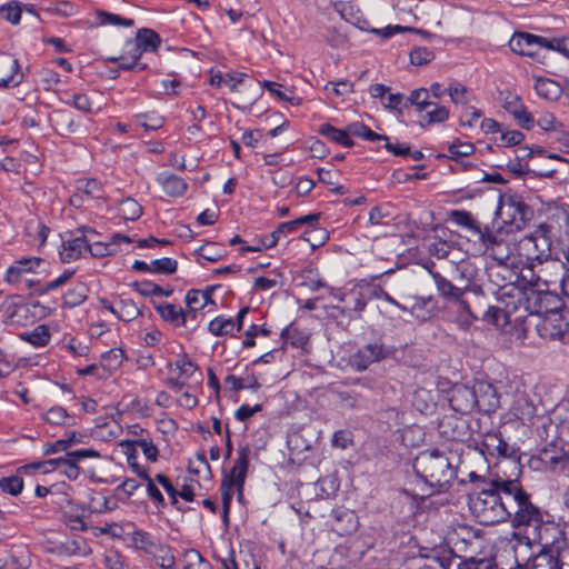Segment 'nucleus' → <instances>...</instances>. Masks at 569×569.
Here are the masks:
<instances>
[{"mask_svg": "<svg viewBox=\"0 0 569 569\" xmlns=\"http://www.w3.org/2000/svg\"><path fill=\"white\" fill-rule=\"evenodd\" d=\"M446 91L453 103L467 104L470 101V94L467 87L460 82L450 83Z\"/></svg>", "mask_w": 569, "mask_h": 569, "instance_id": "nucleus-53", "label": "nucleus"}, {"mask_svg": "<svg viewBox=\"0 0 569 569\" xmlns=\"http://www.w3.org/2000/svg\"><path fill=\"white\" fill-rule=\"evenodd\" d=\"M409 101L419 110H423L433 104L429 101V91L425 88L413 90L409 97Z\"/></svg>", "mask_w": 569, "mask_h": 569, "instance_id": "nucleus-62", "label": "nucleus"}, {"mask_svg": "<svg viewBox=\"0 0 569 569\" xmlns=\"http://www.w3.org/2000/svg\"><path fill=\"white\" fill-rule=\"evenodd\" d=\"M319 132L323 137L337 142L343 147H351L353 144V141L351 140V138L348 137L347 130L338 129L336 127H332L331 124H322L319 129Z\"/></svg>", "mask_w": 569, "mask_h": 569, "instance_id": "nucleus-38", "label": "nucleus"}, {"mask_svg": "<svg viewBox=\"0 0 569 569\" xmlns=\"http://www.w3.org/2000/svg\"><path fill=\"white\" fill-rule=\"evenodd\" d=\"M236 329V322L232 318L218 316L209 322L208 330L216 337L231 335Z\"/></svg>", "mask_w": 569, "mask_h": 569, "instance_id": "nucleus-36", "label": "nucleus"}, {"mask_svg": "<svg viewBox=\"0 0 569 569\" xmlns=\"http://www.w3.org/2000/svg\"><path fill=\"white\" fill-rule=\"evenodd\" d=\"M520 473L521 467L519 461L515 458H510L508 455L506 458H500V460L495 463V473L488 483L500 489L503 496L519 493L522 488L519 482Z\"/></svg>", "mask_w": 569, "mask_h": 569, "instance_id": "nucleus-7", "label": "nucleus"}, {"mask_svg": "<svg viewBox=\"0 0 569 569\" xmlns=\"http://www.w3.org/2000/svg\"><path fill=\"white\" fill-rule=\"evenodd\" d=\"M132 547L152 558L154 563L161 569H173L176 567V556L172 548L143 530H134L131 533Z\"/></svg>", "mask_w": 569, "mask_h": 569, "instance_id": "nucleus-5", "label": "nucleus"}, {"mask_svg": "<svg viewBox=\"0 0 569 569\" xmlns=\"http://www.w3.org/2000/svg\"><path fill=\"white\" fill-rule=\"evenodd\" d=\"M481 118V111L473 107H467L460 116V124L462 127H475Z\"/></svg>", "mask_w": 569, "mask_h": 569, "instance_id": "nucleus-63", "label": "nucleus"}, {"mask_svg": "<svg viewBox=\"0 0 569 569\" xmlns=\"http://www.w3.org/2000/svg\"><path fill=\"white\" fill-rule=\"evenodd\" d=\"M202 375L198 367L186 356L178 358L169 368L167 385L174 391L190 388L191 382L200 383Z\"/></svg>", "mask_w": 569, "mask_h": 569, "instance_id": "nucleus-9", "label": "nucleus"}, {"mask_svg": "<svg viewBox=\"0 0 569 569\" xmlns=\"http://www.w3.org/2000/svg\"><path fill=\"white\" fill-rule=\"evenodd\" d=\"M476 408L489 412L499 407V396L495 386L488 381L479 380L472 385Z\"/></svg>", "mask_w": 569, "mask_h": 569, "instance_id": "nucleus-17", "label": "nucleus"}, {"mask_svg": "<svg viewBox=\"0 0 569 569\" xmlns=\"http://www.w3.org/2000/svg\"><path fill=\"white\" fill-rule=\"evenodd\" d=\"M523 208L525 204L512 197L501 198L500 204L498 207V214L503 216V213L507 211L512 217V220H515L516 213L521 216L523 214Z\"/></svg>", "mask_w": 569, "mask_h": 569, "instance_id": "nucleus-56", "label": "nucleus"}, {"mask_svg": "<svg viewBox=\"0 0 569 569\" xmlns=\"http://www.w3.org/2000/svg\"><path fill=\"white\" fill-rule=\"evenodd\" d=\"M151 273L171 274L177 270V261L171 258L156 259L150 262Z\"/></svg>", "mask_w": 569, "mask_h": 569, "instance_id": "nucleus-57", "label": "nucleus"}, {"mask_svg": "<svg viewBox=\"0 0 569 569\" xmlns=\"http://www.w3.org/2000/svg\"><path fill=\"white\" fill-rule=\"evenodd\" d=\"M161 43V39L151 29H141L137 32L136 41H130L126 44L127 48L139 49L140 56L146 51H156Z\"/></svg>", "mask_w": 569, "mask_h": 569, "instance_id": "nucleus-25", "label": "nucleus"}, {"mask_svg": "<svg viewBox=\"0 0 569 569\" xmlns=\"http://www.w3.org/2000/svg\"><path fill=\"white\" fill-rule=\"evenodd\" d=\"M505 307L511 310H523L529 315H540L547 311L546 302L551 298L547 280L537 277L535 282L527 286H506L500 296Z\"/></svg>", "mask_w": 569, "mask_h": 569, "instance_id": "nucleus-2", "label": "nucleus"}, {"mask_svg": "<svg viewBox=\"0 0 569 569\" xmlns=\"http://www.w3.org/2000/svg\"><path fill=\"white\" fill-rule=\"evenodd\" d=\"M186 303L188 307V316L192 315V317H194L197 311L206 307L202 291L196 289L189 290L186 296Z\"/></svg>", "mask_w": 569, "mask_h": 569, "instance_id": "nucleus-55", "label": "nucleus"}, {"mask_svg": "<svg viewBox=\"0 0 569 569\" xmlns=\"http://www.w3.org/2000/svg\"><path fill=\"white\" fill-rule=\"evenodd\" d=\"M139 59V49H134L133 51L131 48H127V56L113 57L109 58L108 60L112 62H118L119 68L122 70H133L134 68H138V70L146 69V64L138 63Z\"/></svg>", "mask_w": 569, "mask_h": 569, "instance_id": "nucleus-37", "label": "nucleus"}, {"mask_svg": "<svg viewBox=\"0 0 569 569\" xmlns=\"http://www.w3.org/2000/svg\"><path fill=\"white\" fill-rule=\"evenodd\" d=\"M453 308L456 312L459 313L457 321L463 329L469 328L477 319V317L470 310L468 303L462 298L453 303Z\"/></svg>", "mask_w": 569, "mask_h": 569, "instance_id": "nucleus-46", "label": "nucleus"}, {"mask_svg": "<svg viewBox=\"0 0 569 569\" xmlns=\"http://www.w3.org/2000/svg\"><path fill=\"white\" fill-rule=\"evenodd\" d=\"M519 254L525 257L526 261L533 267L535 262L542 263L550 256V243L541 233L525 236L518 242Z\"/></svg>", "mask_w": 569, "mask_h": 569, "instance_id": "nucleus-11", "label": "nucleus"}, {"mask_svg": "<svg viewBox=\"0 0 569 569\" xmlns=\"http://www.w3.org/2000/svg\"><path fill=\"white\" fill-rule=\"evenodd\" d=\"M77 190L91 199H101L104 193L102 184L96 179L78 180Z\"/></svg>", "mask_w": 569, "mask_h": 569, "instance_id": "nucleus-42", "label": "nucleus"}, {"mask_svg": "<svg viewBox=\"0 0 569 569\" xmlns=\"http://www.w3.org/2000/svg\"><path fill=\"white\" fill-rule=\"evenodd\" d=\"M507 497L511 503L513 527H539V540L541 546L543 548L549 546V541L545 535L550 530L558 533L560 531L552 525H542L541 511L531 502L530 496L521 488L519 493H509Z\"/></svg>", "mask_w": 569, "mask_h": 569, "instance_id": "nucleus-4", "label": "nucleus"}, {"mask_svg": "<svg viewBox=\"0 0 569 569\" xmlns=\"http://www.w3.org/2000/svg\"><path fill=\"white\" fill-rule=\"evenodd\" d=\"M136 290L144 297L163 296L169 297L172 293V289H163L158 284L150 281H141L134 283Z\"/></svg>", "mask_w": 569, "mask_h": 569, "instance_id": "nucleus-49", "label": "nucleus"}, {"mask_svg": "<svg viewBox=\"0 0 569 569\" xmlns=\"http://www.w3.org/2000/svg\"><path fill=\"white\" fill-rule=\"evenodd\" d=\"M511 312H516V310H511L506 307V309L491 306L483 315V320L490 325H493L497 328H503L509 323V317Z\"/></svg>", "mask_w": 569, "mask_h": 569, "instance_id": "nucleus-35", "label": "nucleus"}, {"mask_svg": "<svg viewBox=\"0 0 569 569\" xmlns=\"http://www.w3.org/2000/svg\"><path fill=\"white\" fill-rule=\"evenodd\" d=\"M393 349L382 342L368 343L351 356L350 363L359 372L365 371L371 363L390 357Z\"/></svg>", "mask_w": 569, "mask_h": 569, "instance_id": "nucleus-12", "label": "nucleus"}, {"mask_svg": "<svg viewBox=\"0 0 569 569\" xmlns=\"http://www.w3.org/2000/svg\"><path fill=\"white\" fill-rule=\"evenodd\" d=\"M20 338L34 347H44L50 340V333L44 325H39L31 332L21 333Z\"/></svg>", "mask_w": 569, "mask_h": 569, "instance_id": "nucleus-40", "label": "nucleus"}, {"mask_svg": "<svg viewBox=\"0 0 569 569\" xmlns=\"http://www.w3.org/2000/svg\"><path fill=\"white\" fill-rule=\"evenodd\" d=\"M431 277L442 297L449 299L452 303L462 298L463 289L452 284L451 281L438 272H431Z\"/></svg>", "mask_w": 569, "mask_h": 569, "instance_id": "nucleus-32", "label": "nucleus"}, {"mask_svg": "<svg viewBox=\"0 0 569 569\" xmlns=\"http://www.w3.org/2000/svg\"><path fill=\"white\" fill-rule=\"evenodd\" d=\"M23 480L19 476H10L0 479V489L3 492L17 496L22 491Z\"/></svg>", "mask_w": 569, "mask_h": 569, "instance_id": "nucleus-59", "label": "nucleus"}, {"mask_svg": "<svg viewBox=\"0 0 569 569\" xmlns=\"http://www.w3.org/2000/svg\"><path fill=\"white\" fill-rule=\"evenodd\" d=\"M250 448L241 446L237 450V458L229 473L224 475L221 482V496L224 512H228L233 492L237 491L239 496L242 495L243 486L249 468Z\"/></svg>", "mask_w": 569, "mask_h": 569, "instance_id": "nucleus-6", "label": "nucleus"}, {"mask_svg": "<svg viewBox=\"0 0 569 569\" xmlns=\"http://www.w3.org/2000/svg\"><path fill=\"white\" fill-rule=\"evenodd\" d=\"M123 359V353L120 349H111L101 355L100 368L108 371L109 373L117 370Z\"/></svg>", "mask_w": 569, "mask_h": 569, "instance_id": "nucleus-44", "label": "nucleus"}, {"mask_svg": "<svg viewBox=\"0 0 569 569\" xmlns=\"http://www.w3.org/2000/svg\"><path fill=\"white\" fill-rule=\"evenodd\" d=\"M0 14L12 24H18L21 19V9L18 4H3L0 7Z\"/></svg>", "mask_w": 569, "mask_h": 569, "instance_id": "nucleus-64", "label": "nucleus"}, {"mask_svg": "<svg viewBox=\"0 0 569 569\" xmlns=\"http://www.w3.org/2000/svg\"><path fill=\"white\" fill-rule=\"evenodd\" d=\"M413 469L430 487L443 488L456 477L448 457L438 450L421 452L413 462Z\"/></svg>", "mask_w": 569, "mask_h": 569, "instance_id": "nucleus-3", "label": "nucleus"}, {"mask_svg": "<svg viewBox=\"0 0 569 569\" xmlns=\"http://www.w3.org/2000/svg\"><path fill=\"white\" fill-rule=\"evenodd\" d=\"M339 301L342 302L343 306L341 308L336 307V309H338L341 315L349 319H359L367 307L368 297L362 287L353 286L350 290L343 292V295L339 297Z\"/></svg>", "mask_w": 569, "mask_h": 569, "instance_id": "nucleus-15", "label": "nucleus"}, {"mask_svg": "<svg viewBox=\"0 0 569 569\" xmlns=\"http://www.w3.org/2000/svg\"><path fill=\"white\" fill-rule=\"evenodd\" d=\"M458 569H492V561L487 558L465 557L458 563Z\"/></svg>", "mask_w": 569, "mask_h": 569, "instance_id": "nucleus-61", "label": "nucleus"}, {"mask_svg": "<svg viewBox=\"0 0 569 569\" xmlns=\"http://www.w3.org/2000/svg\"><path fill=\"white\" fill-rule=\"evenodd\" d=\"M448 158L457 160L460 157H468L475 151V147L469 142L455 141L447 143Z\"/></svg>", "mask_w": 569, "mask_h": 569, "instance_id": "nucleus-54", "label": "nucleus"}, {"mask_svg": "<svg viewBox=\"0 0 569 569\" xmlns=\"http://www.w3.org/2000/svg\"><path fill=\"white\" fill-rule=\"evenodd\" d=\"M132 443H136L138 448H140L146 456V458L152 462L157 461L159 450L151 440L150 437L148 438H132V439H126V446H131Z\"/></svg>", "mask_w": 569, "mask_h": 569, "instance_id": "nucleus-43", "label": "nucleus"}, {"mask_svg": "<svg viewBox=\"0 0 569 569\" xmlns=\"http://www.w3.org/2000/svg\"><path fill=\"white\" fill-rule=\"evenodd\" d=\"M94 236L96 231L92 229H80L71 234L69 239L62 242L59 251L62 262L70 263L84 257Z\"/></svg>", "mask_w": 569, "mask_h": 569, "instance_id": "nucleus-10", "label": "nucleus"}, {"mask_svg": "<svg viewBox=\"0 0 569 569\" xmlns=\"http://www.w3.org/2000/svg\"><path fill=\"white\" fill-rule=\"evenodd\" d=\"M156 181L161 186L163 192L170 197H182L188 190V183L170 172L159 173Z\"/></svg>", "mask_w": 569, "mask_h": 569, "instance_id": "nucleus-24", "label": "nucleus"}, {"mask_svg": "<svg viewBox=\"0 0 569 569\" xmlns=\"http://www.w3.org/2000/svg\"><path fill=\"white\" fill-rule=\"evenodd\" d=\"M548 39L528 32H516L509 40L515 53L530 58H538L542 49H548Z\"/></svg>", "mask_w": 569, "mask_h": 569, "instance_id": "nucleus-14", "label": "nucleus"}, {"mask_svg": "<svg viewBox=\"0 0 569 569\" xmlns=\"http://www.w3.org/2000/svg\"><path fill=\"white\" fill-rule=\"evenodd\" d=\"M156 309L163 320L177 327L183 326L186 323L187 317H189L188 313L182 310V308L172 303H160L156 306Z\"/></svg>", "mask_w": 569, "mask_h": 569, "instance_id": "nucleus-33", "label": "nucleus"}, {"mask_svg": "<svg viewBox=\"0 0 569 569\" xmlns=\"http://www.w3.org/2000/svg\"><path fill=\"white\" fill-rule=\"evenodd\" d=\"M62 516L67 526L72 530L82 531L87 529V525L84 522L87 510L80 505L68 501L67 505L62 508Z\"/></svg>", "mask_w": 569, "mask_h": 569, "instance_id": "nucleus-26", "label": "nucleus"}, {"mask_svg": "<svg viewBox=\"0 0 569 569\" xmlns=\"http://www.w3.org/2000/svg\"><path fill=\"white\" fill-rule=\"evenodd\" d=\"M505 109L513 116L522 128L530 129L533 126L531 113L527 111L517 96H510L506 99Z\"/></svg>", "mask_w": 569, "mask_h": 569, "instance_id": "nucleus-27", "label": "nucleus"}, {"mask_svg": "<svg viewBox=\"0 0 569 569\" xmlns=\"http://www.w3.org/2000/svg\"><path fill=\"white\" fill-rule=\"evenodd\" d=\"M537 329L542 338L556 340L562 338L568 323L563 321L560 313L551 312L537 325Z\"/></svg>", "mask_w": 569, "mask_h": 569, "instance_id": "nucleus-20", "label": "nucleus"}, {"mask_svg": "<svg viewBox=\"0 0 569 569\" xmlns=\"http://www.w3.org/2000/svg\"><path fill=\"white\" fill-rule=\"evenodd\" d=\"M118 212L124 220H137L142 213V208L134 199L127 198L119 202Z\"/></svg>", "mask_w": 569, "mask_h": 569, "instance_id": "nucleus-41", "label": "nucleus"}, {"mask_svg": "<svg viewBox=\"0 0 569 569\" xmlns=\"http://www.w3.org/2000/svg\"><path fill=\"white\" fill-rule=\"evenodd\" d=\"M43 419L53 426H67L72 423V418L62 407H52L43 413Z\"/></svg>", "mask_w": 569, "mask_h": 569, "instance_id": "nucleus-45", "label": "nucleus"}, {"mask_svg": "<svg viewBox=\"0 0 569 569\" xmlns=\"http://www.w3.org/2000/svg\"><path fill=\"white\" fill-rule=\"evenodd\" d=\"M42 262V259L36 257L17 260L7 269L4 281L10 284H18L26 281L28 286H31V282L27 279V274L36 272Z\"/></svg>", "mask_w": 569, "mask_h": 569, "instance_id": "nucleus-16", "label": "nucleus"}, {"mask_svg": "<svg viewBox=\"0 0 569 569\" xmlns=\"http://www.w3.org/2000/svg\"><path fill=\"white\" fill-rule=\"evenodd\" d=\"M520 151L523 152L522 154L519 156L520 159L530 158L532 161L531 167L529 164H527L528 170L533 171L535 173H537L538 176H541V177L552 176L556 172V169L555 168L537 169L536 168L537 167V163H536L537 158H547V159L560 160V161L563 160L560 156H558L556 153L547 154V151L540 147L522 148Z\"/></svg>", "mask_w": 569, "mask_h": 569, "instance_id": "nucleus-21", "label": "nucleus"}, {"mask_svg": "<svg viewBox=\"0 0 569 569\" xmlns=\"http://www.w3.org/2000/svg\"><path fill=\"white\" fill-rule=\"evenodd\" d=\"M23 80L18 59L10 54L0 56V88L17 87Z\"/></svg>", "mask_w": 569, "mask_h": 569, "instance_id": "nucleus-19", "label": "nucleus"}, {"mask_svg": "<svg viewBox=\"0 0 569 569\" xmlns=\"http://www.w3.org/2000/svg\"><path fill=\"white\" fill-rule=\"evenodd\" d=\"M197 252L199 257L210 262H216L223 256V249L214 242L201 246Z\"/></svg>", "mask_w": 569, "mask_h": 569, "instance_id": "nucleus-58", "label": "nucleus"}, {"mask_svg": "<svg viewBox=\"0 0 569 569\" xmlns=\"http://www.w3.org/2000/svg\"><path fill=\"white\" fill-rule=\"evenodd\" d=\"M406 311L421 322L427 321L435 315L433 299L431 297H415L413 302L408 306Z\"/></svg>", "mask_w": 569, "mask_h": 569, "instance_id": "nucleus-29", "label": "nucleus"}, {"mask_svg": "<svg viewBox=\"0 0 569 569\" xmlns=\"http://www.w3.org/2000/svg\"><path fill=\"white\" fill-rule=\"evenodd\" d=\"M341 405L347 409H362L366 405V399L356 391H341L338 393Z\"/></svg>", "mask_w": 569, "mask_h": 569, "instance_id": "nucleus-52", "label": "nucleus"}, {"mask_svg": "<svg viewBox=\"0 0 569 569\" xmlns=\"http://www.w3.org/2000/svg\"><path fill=\"white\" fill-rule=\"evenodd\" d=\"M453 222L465 227L471 233L473 244L480 243L482 248H487L495 242V234L488 228H481L480 223L473 219L471 213L463 210H453L450 213Z\"/></svg>", "mask_w": 569, "mask_h": 569, "instance_id": "nucleus-13", "label": "nucleus"}, {"mask_svg": "<svg viewBox=\"0 0 569 569\" xmlns=\"http://www.w3.org/2000/svg\"><path fill=\"white\" fill-rule=\"evenodd\" d=\"M88 458H100V453L93 449H78L67 452L64 457L44 461L41 466L44 472L57 470L68 479L76 480L80 475L78 462Z\"/></svg>", "mask_w": 569, "mask_h": 569, "instance_id": "nucleus-8", "label": "nucleus"}, {"mask_svg": "<svg viewBox=\"0 0 569 569\" xmlns=\"http://www.w3.org/2000/svg\"><path fill=\"white\" fill-rule=\"evenodd\" d=\"M348 137L356 136L369 141L387 140L386 136H381L372 131L362 122H352L346 128Z\"/></svg>", "mask_w": 569, "mask_h": 569, "instance_id": "nucleus-39", "label": "nucleus"}, {"mask_svg": "<svg viewBox=\"0 0 569 569\" xmlns=\"http://www.w3.org/2000/svg\"><path fill=\"white\" fill-rule=\"evenodd\" d=\"M522 560L523 562H520L518 549L516 548V562L518 569H559L557 558L555 559L553 556L546 550H541L533 557Z\"/></svg>", "mask_w": 569, "mask_h": 569, "instance_id": "nucleus-23", "label": "nucleus"}, {"mask_svg": "<svg viewBox=\"0 0 569 569\" xmlns=\"http://www.w3.org/2000/svg\"><path fill=\"white\" fill-rule=\"evenodd\" d=\"M535 90L537 94L548 101H556L561 96V87L548 78L536 79Z\"/></svg>", "mask_w": 569, "mask_h": 569, "instance_id": "nucleus-34", "label": "nucleus"}, {"mask_svg": "<svg viewBox=\"0 0 569 569\" xmlns=\"http://www.w3.org/2000/svg\"><path fill=\"white\" fill-rule=\"evenodd\" d=\"M449 403L456 412L470 413L476 408L472 386L455 385L449 392Z\"/></svg>", "mask_w": 569, "mask_h": 569, "instance_id": "nucleus-18", "label": "nucleus"}, {"mask_svg": "<svg viewBox=\"0 0 569 569\" xmlns=\"http://www.w3.org/2000/svg\"><path fill=\"white\" fill-rule=\"evenodd\" d=\"M495 242L496 243H492L487 248H482L480 243H477L476 251L479 253H489L495 260L503 264H508L509 262L513 263L507 252L508 243L502 239H499L497 236H495Z\"/></svg>", "mask_w": 569, "mask_h": 569, "instance_id": "nucleus-31", "label": "nucleus"}, {"mask_svg": "<svg viewBox=\"0 0 569 569\" xmlns=\"http://www.w3.org/2000/svg\"><path fill=\"white\" fill-rule=\"evenodd\" d=\"M130 243L132 242V239L128 236L116 233L111 237L110 242L108 243H101V242H90V248L88 250V253H90L92 257H104L110 256L116 252L114 246L120 243Z\"/></svg>", "mask_w": 569, "mask_h": 569, "instance_id": "nucleus-30", "label": "nucleus"}, {"mask_svg": "<svg viewBox=\"0 0 569 569\" xmlns=\"http://www.w3.org/2000/svg\"><path fill=\"white\" fill-rule=\"evenodd\" d=\"M502 491L489 483L469 495L468 505L472 516L486 526L502 522L511 517V503Z\"/></svg>", "mask_w": 569, "mask_h": 569, "instance_id": "nucleus-1", "label": "nucleus"}, {"mask_svg": "<svg viewBox=\"0 0 569 569\" xmlns=\"http://www.w3.org/2000/svg\"><path fill=\"white\" fill-rule=\"evenodd\" d=\"M479 446L483 455L498 458H506L509 455L510 448L499 432L486 433Z\"/></svg>", "mask_w": 569, "mask_h": 569, "instance_id": "nucleus-22", "label": "nucleus"}, {"mask_svg": "<svg viewBox=\"0 0 569 569\" xmlns=\"http://www.w3.org/2000/svg\"><path fill=\"white\" fill-rule=\"evenodd\" d=\"M62 548L67 553L73 555V556L86 557L91 553L90 546L82 538L67 540L62 545Z\"/></svg>", "mask_w": 569, "mask_h": 569, "instance_id": "nucleus-51", "label": "nucleus"}, {"mask_svg": "<svg viewBox=\"0 0 569 569\" xmlns=\"http://www.w3.org/2000/svg\"><path fill=\"white\" fill-rule=\"evenodd\" d=\"M557 562L559 569H569V528L563 531V545L557 546Z\"/></svg>", "mask_w": 569, "mask_h": 569, "instance_id": "nucleus-60", "label": "nucleus"}, {"mask_svg": "<svg viewBox=\"0 0 569 569\" xmlns=\"http://www.w3.org/2000/svg\"><path fill=\"white\" fill-rule=\"evenodd\" d=\"M535 411L533 405L526 397H519L512 407L515 417L521 420L531 419L535 416Z\"/></svg>", "mask_w": 569, "mask_h": 569, "instance_id": "nucleus-50", "label": "nucleus"}, {"mask_svg": "<svg viewBox=\"0 0 569 569\" xmlns=\"http://www.w3.org/2000/svg\"><path fill=\"white\" fill-rule=\"evenodd\" d=\"M97 20L98 23L101 26H120V27H132L134 24V21L132 19L122 18L119 14L106 12V11H98L97 12Z\"/></svg>", "mask_w": 569, "mask_h": 569, "instance_id": "nucleus-48", "label": "nucleus"}, {"mask_svg": "<svg viewBox=\"0 0 569 569\" xmlns=\"http://www.w3.org/2000/svg\"><path fill=\"white\" fill-rule=\"evenodd\" d=\"M117 317L126 322L132 321L140 315V310L137 305L130 300H121L117 306Z\"/></svg>", "mask_w": 569, "mask_h": 569, "instance_id": "nucleus-47", "label": "nucleus"}, {"mask_svg": "<svg viewBox=\"0 0 569 569\" xmlns=\"http://www.w3.org/2000/svg\"><path fill=\"white\" fill-rule=\"evenodd\" d=\"M29 306L16 301V297H11L6 301L7 319L11 325L23 326L29 321Z\"/></svg>", "mask_w": 569, "mask_h": 569, "instance_id": "nucleus-28", "label": "nucleus"}]
</instances>
